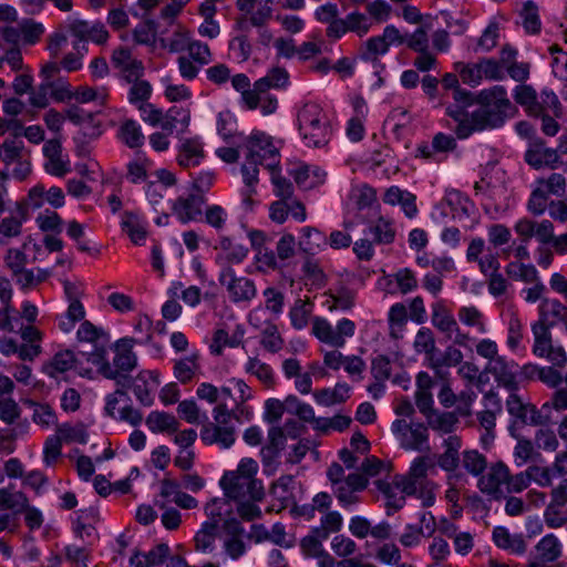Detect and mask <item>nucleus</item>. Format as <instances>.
<instances>
[{
    "mask_svg": "<svg viewBox=\"0 0 567 567\" xmlns=\"http://www.w3.org/2000/svg\"><path fill=\"white\" fill-rule=\"evenodd\" d=\"M343 518L340 513L329 511L320 519V525L313 528V534L321 538H327L334 533L340 532Z\"/></svg>",
    "mask_w": 567,
    "mask_h": 567,
    "instance_id": "55",
    "label": "nucleus"
},
{
    "mask_svg": "<svg viewBox=\"0 0 567 567\" xmlns=\"http://www.w3.org/2000/svg\"><path fill=\"white\" fill-rule=\"evenodd\" d=\"M525 161L534 168L548 167L555 169L560 164L558 151L546 147L543 140H537L525 153Z\"/></svg>",
    "mask_w": 567,
    "mask_h": 567,
    "instance_id": "16",
    "label": "nucleus"
},
{
    "mask_svg": "<svg viewBox=\"0 0 567 567\" xmlns=\"http://www.w3.org/2000/svg\"><path fill=\"white\" fill-rule=\"evenodd\" d=\"M29 406L32 408V421L41 427L49 429L55 425L58 416L53 408L47 403H38L34 401L28 402Z\"/></svg>",
    "mask_w": 567,
    "mask_h": 567,
    "instance_id": "53",
    "label": "nucleus"
},
{
    "mask_svg": "<svg viewBox=\"0 0 567 567\" xmlns=\"http://www.w3.org/2000/svg\"><path fill=\"white\" fill-rule=\"evenodd\" d=\"M311 333L322 343L328 344L333 350L323 353V364L331 370H339L344 364L347 355H343L338 349L343 348L347 339L352 338L357 331V324L349 318H341L333 326L323 317H315L311 320Z\"/></svg>",
    "mask_w": 567,
    "mask_h": 567,
    "instance_id": "2",
    "label": "nucleus"
},
{
    "mask_svg": "<svg viewBox=\"0 0 567 567\" xmlns=\"http://www.w3.org/2000/svg\"><path fill=\"white\" fill-rule=\"evenodd\" d=\"M462 447V441L457 435H449L443 441L444 452L439 455L437 464L439 466L446 471L453 472L460 465V450Z\"/></svg>",
    "mask_w": 567,
    "mask_h": 567,
    "instance_id": "27",
    "label": "nucleus"
},
{
    "mask_svg": "<svg viewBox=\"0 0 567 567\" xmlns=\"http://www.w3.org/2000/svg\"><path fill=\"white\" fill-rule=\"evenodd\" d=\"M189 31L181 23H173L172 31L162 33L159 43L163 49L172 53L183 52L189 45Z\"/></svg>",
    "mask_w": 567,
    "mask_h": 567,
    "instance_id": "26",
    "label": "nucleus"
},
{
    "mask_svg": "<svg viewBox=\"0 0 567 567\" xmlns=\"http://www.w3.org/2000/svg\"><path fill=\"white\" fill-rule=\"evenodd\" d=\"M204 204L205 196L190 193L187 196H179L174 202L172 209L183 224H187L202 217Z\"/></svg>",
    "mask_w": 567,
    "mask_h": 567,
    "instance_id": "15",
    "label": "nucleus"
},
{
    "mask_svg": "<svg viewBox=\"0 0 567 567\" xmlns=\"http://www.w3.org/2000/svg\"><path fill=\"white\" fill-rule=\"evenodd\" d=\"M146 425L153 433H176L179 424L174 415L165 412L153 411L146 417Z\"/></svg>",
    "mask_w": 567,
    "mask_h": 567,
    "instance_id": "41",
    "label": "nucleus"
},
{
    "mask_svg": "<svg viewBox=\"0 0 567 567\" xmlns=\"http://www.w3.org/2000/svg\"><path fill=\"white\" fill-rule=\"evenodd\" d=\"M429 441V430L427 426L423 423H410V429L408 433L403 434L402 442L400 445L404 450H412V451H422L425 447L427 449L426 444Z\"/></svg>",
    "mask_w": 567,
    "mask_h": 567,
    "instance_id": "31",
    "label": "nucleus"
},
{
    "mask_svg": "<svg viewBox=\"0 0 567 567\" xmlns=\"http://www.w3.org/2000/svg\"><path fill=\"white\" fill-rule=\"evenodd\" d=\"M462 465L470 475L478 478L489 464L486 456L477 450H466L462 453Z\"/></svg>",
    "mask_w": 567,
    "mask_h": 567,
    "instance_id": "46",
    "label": "nucleus"
},
{
    "mask_svg": "<svg viewBox=\"0 0 567 567\" xmlns=\"http://www.w3.org/2000/svg\"><path fill=\"white\" fill-rule=\"evenodd\" d=\"M190 120L189 112L182 107H171L166 113H163L157 126H159L165 134H172L174 130L181 124L184 127L188 126Z\"/></svg>",
    "mask_w": 567,
    "mask_h": 567,
    "instance_id": "37",
    "label": "nucleus"
},
{
    "mask_svg": "<svg viewBox=\"0 0 567 567\" xmlns=\"http://www.w3.org/2000/svg\"><path fill=\"white\" fill-rule=\"evenodd\" d=\"M151 162L144 156H136L126 164V179L133 184H140L147 179Z\"/></svg>",
    "mask_w": 567,
    "mask_h": 567,
    "instance_id": "57",
    "label": "nucleus"
},
{
    "mask_svg": "<svg viewBox=\"0 0 567 567\" xmlns=\"http://www.w3.org/2000/svg\"><path fill=\"white\" fill-rule=\"evenodd\" d=\"M55 435L62 443H80L85 444L87 441V432L83 423L70 424L63 423L56 426Z\"/></svg>",
    "mask_w": 567,
    "mask_h": 567,
    "instance_id": "44",
    "label": "nucleus"
},
{
    "mask_svg": "<svg viewBox=\"0 0 567 567\" xmlns=\"http://www.w3.org/2000/svg\"><path fill=\"white\" fill-rule=\"evenodd\" d=\"M75 364V355L72 351L65 350L54 354V357L43 365V371L50 378L56 379L61 373L71 370Z\"/></svg>",
    "mask_w": 567,
    "mask_h": 567,
    "instance_id": "36",
    "label": "nucleus"
},
{
    "mask_svg": "<svg viewBox=\"0 0 567 567\" xmlns=\"http://www.w3.org/2000/svg\"><path fill=\"white\" fill-rule=\"evenodd\" d=\"M377 244H391L395 238V229L390 219L380 216L370 228Z\"/></svg>",
    "mask_w": 567,
    "mask_h": 567,
    "instance_id": "61",
    "label": "nucleus"
},
{
    "mask_svg": "<svg viewBox=\"0 0 567 567\" xmlns=\"http://www.w3.org/2000/svg\"><path fill=\"white\" fill-rule=\"evenodd\" d=\"M327 244L326 236L315 227H303L300 230L298 249L306 256H313Z\"/></svg>",
    "mask_w": 567,
    "mask_h": 567,
    "instance_id": "28",
    "label": "nucleus"
},
{
    "mask_svg": "<svg viewBox=\"0 0 567 567\" xmlns=\"http://www.w3.org/2000/svg\"><path fill=\"white\" fill-rule=\"evenodd\" d=\"M403 488L409 496H416L421 499L424 507H430L435 502V492L437 485L430 478H415L410 476L399 475Z\"/></svg>",
    "mask_w": 567,
    "mask_h": 567,
    "instance_id": "17",
    "label": "nucleus"
},
{
    "mask_svg": "<svg viewBox=\"0 0 567 567\" xmlns=\"http://www.w3.org/2000/svg\"><path fill=\"white\" fill-rule=\"evenodd\" d=\"M456 344H451L445 348L444 352L441 355L435 353L434 358H431L430 368L435 370L439 374L441 369L446 367H456L463 361L462 351L455 347Z\"/></svg>",
    "mask_w": 567,
    "mask_h": 567,
    "instance_id": "48",
    "label": "nucleus"
},
{
    "mask_svg": "<svg viewBox=\"0 0 567 567\" xmlns=\"http://www.w3.org/2000/svg\"><path fill=\"white\" fill-rule=\"evenodd\" d=\"M525 480L523 475H513L504 462L497 461L488 465L476 486L489 501H501L508 494L524 491Z\"/></svg>",
    "mask_w": 567,
    "mask_h": 567,
    "instance_id": "4",
    "label": "nucleus"
},
{
    "mask_svg": "<svg viewBox=\"0 0 567 567\" xmlns=\"http://www.w3.org/2000/svg\"><path fill=\"white\" fill-rule=\"evenodd\" d=\"M229 498L225 497H216L209 501L205 505V514L208 518L206 523H214L219 527V523H225V517L231 513V505L229 503Z\"/></svg>",
    "mask_w": 567,
    "mask_h": 567,
    "instance_id": "45",
    "label": "nucleus"
},
{
    "mask_svg": "<svg viewBox=\"0 0 567 567\" xmlns=\"http://www.w3.org/2000/svg\"><path fill=\"white\" fill-rule=\"evenodd\" d=\"M85 317V309L81 300L69 301L65 317L61 318L59 327L63 332H70L74 324Z\"/></svg>",
    "mask_w": 567,
    "mask_h": 567,
    "instance_id": "62",
    "label": "nucleus"
},
{
    "mask_svg": "<svg viewBox=\"0 0 567 567\" xmlns=\"http://www.w3.org/2000/svg\"><path fill=\"white\" fill-rule=\"evenodd\" d=\"M413 348L416 353L425 355L427 365L430 367L431 358H434L436 353V342L433 331L426 327L419 329L414 337Z\"/></svg>",
    "mask_w": 567,
    "mask_h": 567,
    "instance_id": "40",
    "label": "nucleus"
},
{
    "mask_svg": "<svg viewBox=\"0 0 567 567\" xmlns=\"http://www.w3.org/2000/svg\"><path fill=\"white\" fill-rule=\"evenodd\" d=\"M117 137L127 147L135 150L144 145L145 136L140 124L131 118L124 120L117 131Z\"/></svg>",
    "mask_w": 567,
    "mask_h": 567,
    "instance_id": "32",
    "label": "nucleus"
},
{
    "mask_svg": "<svg viewBox=\"0 0 567 567\" xmlns=\"http://www.w3.org/2000/svg\"><path fill=\"white\" fill-rule=\"evenodd\" d=\"M431 323L443 333L447 339H452L454 344L467 348L473 342L468 333L463 332L444 301L439 300L431 306Z\"/></svg>",
    "mask_w": 567,
    "mask_h": 567,
    "instance_id": "7",
    "label": "nucleus"
},
{
    "mask_svg": "<svg viewBox=\"0 0 567 567\" xmlns=\"http://www.w3.org/2000/svg\"><path fill=\"white\" fill-rule=\"evenodd\" d=\"M518 475H523L526 480L524 489L529 486L530 481L533 480L542 487H548L553 484V470L551 467H540V466H529L525 472L518 473Z\"/></svg>",
    "mask_w": 567,
    "mask_h": 567,
    "instance_id": "59",
    "label": "nucleus"
},
{
    "mask_svg": "<svg viewBox=\"0 0 567 567\" xmlns=\"http://www.w3.org/2000/svg\"><path fill=\"white\" fill-rule=\"evenodd\" d=\"M28 218V208L24 204L18 203L16 215L3 218L0 221V234L3 238H12L21 235L22 224Z\"/></svg>",
    "mask_w": 567,
    "mask_h": 567,
    "instance_id": "34",
    "label": "nucleus"
},
{
    "mask_svg": "<svg viewBox=\"0 0 567 567\" xmlns=\"http://www.w3.org/2000/svg\"><path fill=\"white\" fill-rule=\"evenodd\" d=\"M493 540L495 545L512 554L523 555L527 549V544L519 534H511L507 528L497 526L493 530Z\"/></svg>",
    "mask_w": 567,
    "mask_h": 567,
    "instance_id": "24",
    "label": "nucleus"
},
{
    "mask_svg": "<svg viewBox=\"0 0 567 567\" xmlns=\"http://www.w3.org/2000/svg\"><path fill=\"white\" fill-rule=\"evenodd\" d=\"M133 339L124 338L118 340L114 346L115 357L113 363L105 359L104 348H97V360H93L99 365L97 371L106 379L116 381L118 386L128 388L127 373L135 369L137 358L132 351Z\"/></svg>",
    "mask_w": 567,
    "mask_h": 567,
    "instance_id": "5",
    "label": "nucleus"
},
{
    "mask_svg": "<svg viewBox=\"0 0 567 567\" xmlns=\"http://www.w3.org/2000/svg\"><path fill=\"white\" fill-rule=\"evenodd\" d=\"M272 0H255L252 8L249 11H241L246 16H249V22L251 25L261 28L271 18Z\"/></svg>",
    "mask_w": 567,
    "mask_h": 567,
    "instance_id": "56",
    "label": "nucleus"
},
{
    "mask_svg": "<svg viewBox=\"0 0 567 567\" xmlns=\"http://www.w3.org/2000/svg\"><path fill=\"white\" fill-rule=\"evenodd\" d=\"M128 83L131 84L128 90V101L131 104L138 106L148 101L152 94V85L148 81L137 78Z\"/></svg>",
    "mask_w": 567,
    "mask_h": 567,
    "instance_id": "63",
    "label": "nucleus"
},
{
    "mask_svg": "<svg viewBox=\"0 0 567 567\" xmlns=\"http://www.w3.org/2000/svg\"><path fill=\"white\" fill-rule=\"evenodd\" d=\"M200 439L207 445L218 444L223 449H228L235 442V430L231 426L208 423L203 426Z\"/></svg>",
    "mask_w": 567,
    "mask_h": 567,
    "instance_id": "23",
    "label": "nucleus"
},
{
    "mask_svg": "<svg viewBox=\"0 0 567 567\" xmlns=\"http://www.w3.org/2000/svg\"><path fill=\"white\" fill-rule=\"evenodd\" d=\"M43 154L47 158L44 169L50 175L63 177L71 171L68 156L62 154V146L60 141H48L43 146Z\"/></svg>",
    "mask_w": 567,
    "mask_h": 567,
    "instance_id": "14",
    "label": "nucleus"
},
{
    "mask_svg": "<svg viewBox=\"0 0 567 567\" xmlns=\"http://www.w3.org/2000/svg\"><path fill=\"white\" fill-rule=\"evenodd\" d=\"M204 158V148L203 144L197 138H187L185 140L178 150L177 154V163L182 167H194L199 165L202 159Z\"/></svg>",
    "mask_w": 567,
    "mask_h": 567,
    "instance_id": "29",
    "label": "nucleus"
},
{
    "mask_svg": "<svg viewBox=\"0 0 567 567\" xmlns=\"http://www.w3.org/2000/svg\"><path fill=\"white\" fill-rule=\"evenodd\" d=\"M258 165H260L259 162L246 157V161L241 167L244 182L247 186L245 192V202L248 204H251V196L256 193L255 185L258 183Z\"/></svg>",
    "mask_w": 567,
    "mask_h": 567,
    "instance_id": "60",
    "label": "nucleus"
},
{
    "mask_svg": "<svg viewBox=\"0 0 567 567\" xmlns=\"http://www.w3.org/2000/svg\"><path fill=\"white\" fill-rule=\"evenodd\" d=\"M517 365L508 362L504 357L492 363L486 364V371L494 375L499 385L506 388L509 392L518 391L515 369Z\"/></svg>",
    "mask_w": 567,
    "mask_h": 567,
    "instance_id": "22",
    "label": "nucleus"
},
{
    "mask_svg": "<svg viewBox=\"0 0 567 567\" xmlns=\"http://www.w3.org/2000/svg\"><path fill=\"white\" fill-rule=\"evenodd\" d=\"M455 105L446 107V114L456 122L455 134L460 140L473 133L501 127L514 106L504 86L495 85L481 91L475 97L460 87L453 91Z\"/></svg>",
    "mask_w": 567,
    "mask_h": 567,
    "instance_id": "1",
    "label": "nucleus"
},
{
    "mask_svg": "<svg viewBox=\"0 0 567 567\" xmlns=\"http://www.w3.org/2000/svg\"><path fill=\"white\" fill-rule=\"evenodd\" d=\"M259 465L251 457H244L235 470L226 471L219 481L224 495L229 499L265 498V487L257 478Z\"/></svg>",
    "mask_w": 567,
    "mask_h": 567,
    "instance_id": "3",
    "label": "nucleus"
},
{
    "mask_svg": "<svg viewBox=\"0 0 567 567\" xmlns=\"http://www.w3.org/2000/svg\"><path fill=\"white\" fill-rule=\"evenodd\" d=\"M311 313L312 303L307 300L297 299L289 311L291 326L297 330L306 328L309 323Z\"/></svg>",
    "mask_w": 567,
    "mask_h": 567,
    "instance_id": "52",
    "label": "nucleus"
},
{
    "mask_svg": "<svg viewBox=\"0 0 567 567\" xmlns=\"http://www.w3.org/2000/svg\"><path fill=\"white\" fill-rule=\"evenodd\" d=\"M514 100L524 106L529 115L539 116L544 112L543 104L537 101L536 91L529 85H517Z\"/></svg>",
    "mask_w": 567,
    "mask_h": 567,
    "instance_id": "35",
    "label": "nucleus"
},
{
    "mask_svg": "<svg viewBox=\"0 0 567 567\" xmlns=\"http://www.w3.org/2000/svg\"><path fill=\"white\" fill-rule=\"evenodd\" d=\"M506 408L512 416L524 424L539 425L546 424L550 420L549 415L544 414L545 411L549 410L548 403H545L539 411L535 405L525 402L524 398L519 395L517 391L509 392L506 400Z\"/></svg>",
    "mask_w": 567,
    "mask_h": 567,
    "instance_id": "9",
    "label": "nucleus"
},
{
    "mask_svg": "<svg viewBox=\"0 0 567 567\" xmlns=\"http://www.w3.org/2000/svg\"><path fill=\"white\" fill-rule=\"evenodd\" d=\"M233 87L241 94L244 105L248 110H256L261 100V92L257 90L256 82L252 87L249 78L244 73L230 76Z\"/></svg>",
    "mask_w": 567,
    "mask_h": 567,
    "instance_id": "25",
    "label": "nucleus"
},
{
    "mask_svg": "<svg viewBox=\"0 0 567 567\" xmlns=\"http://www.w3.org/2000/svg\"><path fill=\"white\" fill-rule=\"evenodd\" d=\"M289 214L299 223L307 218L306 207L300 200L278 199L269 207V217L276 224H284Z\"/></svg>",
    "mask_w": 567,
    "mask_h": 567,
    "instance_id": "19",
    "label": "nucleus"
},
{
    "mask_svg": "<svg viewBox=\"0 0 567 567\" xmlns=\"http://www.w3.org/2000/svg\"><path fill=\"white\" fill-rule=\"evenodd\" d=\"M408 308L402 302L394 303L388 315L389 334L392 339L398 340L403 337L404 328L409 321Z\"/></svg>",
    "mask_w": 567,
    "mask_h": 567,
    "instance_id": "33",
    "label": "nucleus"
},
{
    "mask_svg": "<svg viewBox=\"0 0 567 567\" xmlns=\"http://www.w3.org/2000/svg\"><path fill=\"white\" fill-rule=\"evenodd\" d=\"M285 344V340L281 337L278 327L268 321L260 333V346L270 353L279 352Z\"/></svg>",
    "mask_w": 567,
    "mask_h": 567,
    "instance_id": "49",
    "label": "nucleus"
},
{
    "mask_svg": "<svg viewBox=\"0 0 567 567\" xmlns=\"http://www.w3.org/2000/svg\"><path fill=\"white\" fill-rule=\"evenodd\" d=\"M534 324L546 329L563 324L567 332V307L555 298L542 299L538 306V320Z\"/></svg>",
    "mask_w": 567,
    "mask_h": 567,
    "instance_id": "12",
    "label": "nucleus"
},
{
    "mask_svg": "<svg viewBox=\"0 0 567 567\" xmlns=\"http://www.w3.org/2000/svg\"><path fill=\"white\" fill-rule=\"evenodd\" d=\"M245 371L256 377L267 388L275 385V374L271 367L261 361L258 357H249L246 364Z\"/></svg>",
    "mask_w": 567,
    "mask_h": 567,
    "instance_id": "42",
    "label": "nucleus"
},
{
    "mask_svg": "<svg viewBox=\"0 0 567 567\" xmlns=\"http://www.w3.org/2000/svg\"><path fill=\"white\" fill-rule=\"evenodd\" d=\"M246 157L259 162L270 171L279 166V151L274 145L271 137L262 132L252 133L246 141Z\"/></svg>",
    "mask_w": 567,
    "mask_h": 567,
    "instance_id": "8",
    "label": "nucleus"
},
{
    "mask_svg": "<svg viewBox=\"0 0 567 567\" xmlns=\"http://www.w3.org/2000/svg\"><path fill=\"white\" fill-rule=\"evenodd\" d=\"M223 527L225 530L223 548L231 559L236 560L246 551V544L243 539L244 527L236 518H227Z\"/></svg>",
    "mask_w": 567,
    "mask_h": 567,
    "instance_id": "13",
    "label": "nucleus"
},
{
    "mask_svg": "<svg viewBox=\"0 0 567 567\" xmlns=\"http://www.w3.org/2000/svg\"><path fill=\"white\" fill-rule=\"evenodd\" d=\"M350 386L347 383H337L332 389H321L313 393L317 403L326 406L343 403L349 398Z\"/></svg>",
    "mask_w": 567,
    "mask_h": 567,
    "instance_id": "39",
    "label": "nucleus"
},
{
    "mask_svg": "<svg viewBox=\"0 0 567 567\" xmlns=\"http://www.w3.org/2000/svg\"><path fill=\"white\" fill-rule=\"evenodd\" d=\"M289 73L285 68L274 66L267 74L256 81V86L261 94H265L270 89H281L288 84Z\"/></svg>",
    "mask_w": 567,
    "mask_h": 567,
    "instance_id": "38",
    "label": "nucleus"
},
{
    "mask_svg": "<svg viewBox=\"0 0 567 567\" xmlns=\"http://www.w3.org/2000/svg\"><path fill=\"white\" fill-rule=\"evenodd\" d=\"M111 64L125 82H132L144 75V63L128 48L118 47L114 49L111 55Z\"/></svg>",
    "mask_w": 567,
    "mask_h": 567,
    "instance_id": "11",
    "label": "nucleus"
},
{
    "mask_svg": "<svg viewBox=\"0 0 567 567\" xmlns=\"http://www.w3.org/2000/svg\"><path fill=\"white\" fill-rule=\"evenodd\" d=\"M374 485L384 497L388 509L398 511L404 506L405 497L409 495L405 493L399 475H394L391 481L378 480Z\"/></svg>",
    "mask_w": 567,
    "mask_h": 567,
    "instance_id": "18",
    "label": "nucleus"
},
{
    "mask_svg": "<svg viewBox=\"0 0 567 567\" xmlns=\"http://www.w3.org/2000/svg\"><path fill=\"white\" fill-rule=\"evenodd\" d=\"M218 280L234 302L250 301L257 295L255 282L247 277L237 276L233 267L224 266Z\"/></svg>",
    "mask_w": 567,
    "mask_h": 567,
    "instance_id": "10",
    "label": "nucleus"
},
{
    "mask_svg": "<svg viewBox=\"0 0 567 567\" xmlns=\"http://www.w3.org/2000/svg\"><path fill=\"white\" fill-rule=\"evenodd\" d=\"M298 123L308 146L321 147L328 144L331 127L327 114L318 104H305L298 113Z\"/></svg>",
    "mask_w": 567,
    "mask_h": 567,
    "instance_id": "6",
    "label": "nucleus"
},
{
    "mask_svg": "<svg viewBox=\"0 0 567 567\" xmlns=\"http://www.w3.org/2000/svg\"><path fill=\"white\" fill-rule=\"evenodd\" d=\"M28 499L23 492L14 489L13 484L0 488V511L20 514L28 507Z\"/></svg>",
    "mask_w": 567,
    "mask_h": 567,
    "instance_id": "30",
    "label": "nucleus"
},
{
    "mask_svg": "<svg viewBox=\"0 0 567 567\" xmlns=\"http://www.w3.org/2000/svg\"><path fill=\"white\" fill-rule=\"evenodd\" d=\"M517 365L508 362L504 357L492 363L486 364V371L494 375L499 385L506 388L509 392L518 391L515 369Z\"/></svg>",
    "mask_w": 567,
    "mask_h": 567,
    "instance_id": "21",
    "label": "nucleus"
},
{
    "mask_svg": "<svg viewBox=\"0 0 567 567\" xmlns=\"http://www.w3.org/2000/svg\"><path fill=\"white\" fill-rule=\"evenodd\" d=\"M20 30L22 43L25 45H34L45 32L44 25L33 19H23L20 22Z\"/></svg>",
    "mask_w": 567,
    "mask_h": 567,
    "instance_id": "58",
    "label": "nucleus"
},
{
    "mask_svg": "<svg viewBox=\"0 0 567 567\" xmlns=\"http://www.w3.org/2000/svg\"><path fill=\"white\" fill-rule=\"evenodd\" d=\"M458 320L466 327L475 328L478 333H485L487 328L483 312L475 306H463L457 311Z\"/></svg>",
    "mask_w": 567,
    "mask_h": 567,
    "instance_id": "51",
    "label": "nucleus"
},
{
    "mask_svg": "<svg viewBox=\"0 0 567 567\" xmlns=\"http://www.w3.org/2000/svg\"><path fill=\"white\" fill-rule=\"evenodd\" d=\"M159 385L158 374L154 371H141L133 380L132 388L136 399L143 405L153 403V393Z\"/></svg>",
    "mask_w": 567,
    "mask_h": 567,
    "instance_id": "20",
    "label": "nucleus"
},
{
    "mask_svg": "<svg viewBox=\"0 0 567 567\" xmlns=\"http://www.w3.org/2000/svg\"><path fill=\"white\" fill-rule=\"evenodd\" d=\"M425 417L429 426L441 434L452 433L458 423V419L453 412L437 413L434 411Z\"/></svg>",
    "mask_w": 567,
    "mask_h": 567,
    "instance_id": "50",
    "label": "nucleus"
},
{
    "mask_svg": "<svg viewBox=\"0 0 567 567\" xmlns=\"http://www.w3.org/2000/svg\"><path fill=\"white\" fill-rule=\"evenodd\" d=\"M219 534V527L214 523H204L194 537L197 551H212Z\"/></svg>",
    "mask_w": 567,
    "mask_h": 567,
    "instance_id": "43",
    "label": "nucleus"
},
{
    "mask_svg": "<svg viewBox=\"0 0 567 567\" xmlns=\"http://www.w3.org/2000/svg\"><path fill=\"white\" fill-rule=\"evenodd\" d=\"M505 272L509 278L525 284L535 282L539 279L536 267L530 264L511 261L505 267Z\"/></svg>",
    "mask_w": 567,
    "mask_h": 567,
    "instance_id": "47",
    "label": "nucleus"
},
{
    "mask_svg": "<svg viewBox=\"0 0 567 567\" xmlns=\"http://www.w3.org/2000/svg\"><path fill=\"white\" fill-rule=\"evenodd\" d=\"M123 229L135 245H143L146 239V229L132 213H125L122 221Z\"/></svg>",
    "mask_w": 567,
    "mask_h": 567,
    "instance_id": "64",
    "label": "nucleus"
},
{
    "mask_svg": "<svg viewBox=\"0 0 567 567\" xmlns=\"http://www.w3.org/2000/svg\"><path fill=\"white\" fill-rule=\"evenodd\" d=\"M538 558L544 561H555L561 555V545L553 534L543 537L536 545Z\"/></svg>",
    "mask_w": 567,
    "mask_h": 567,
    "instance_id": "54",
    "label": "nucleus"
}]
</instances>
